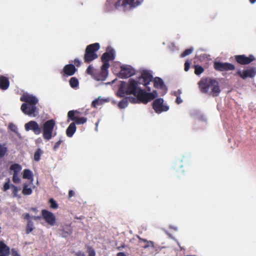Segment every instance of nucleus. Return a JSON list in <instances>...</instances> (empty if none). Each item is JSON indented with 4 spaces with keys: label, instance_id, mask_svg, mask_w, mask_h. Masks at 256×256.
<instances>
[{
    "label": "nucleus",
    "instance_id": "412c9836",
    "mask_svg": "<svg viewBox=\"0 0 256 256\" xmlns=\"http://www.w3.org/2000/svg\"><path fill=\"white\" fill-rule=\"evenodd\" d=\"M144 0H124V3L130 8H136L140 5Z\"/></svg>",
    "mask_w": 256,
    "mask_h": 256
},
{
    "label": "nucleus",
    "instance_id": "4d7b16f0",
    "mask_svg": "<svg viewBox=\"0 0 256 256\" xmlns=\"http://www.w3.org/2000/svg\"><path fill=\"white\" fill-rule=\"evenodd\" d=\"M148 94H152L154 96V98L158 96V93L156 90H154L152 92H148Z\"/></svg>",
    "mask_w": 256,
    "mask_h": 256
},
{
    "label": "nucleus",
    "instance_id": "c03bdc74",
    "mask_svg": "<svg viewBox=\"0 0 256 256\" xmlns=\"http://www.w3.org/2000/svg\"><path fill=\"white\" fill-rule=\"evenodd\" d=\"M10 183V178H8V181L4 184L3 188H2L4 192H6L8 189H10V186H11Z\"/></svg>",
    "mask_w": 256,
    "mask_h": 256
},
{
    "label": "nucleus",
    "instance_id": "603ef678",
    "mask_svg": "<svg viewBox=\"0 0 256 256\" xmlns=\"http://www.w3.org/2000/svg\"><path fill=\"white\" fill-rule=\"evenodd\" d=\"M88 254L89 256H95V252L93 249L90 248L88 249Z\"/></svg>",
    "mask_w": 256,
    "mask_h": 256
},
{
    "label": "nucleus",
    "instance_id": "6e6d98bb",
    "mask_svg": "<svg viewBox=\"0 0 256 256\" xmlns=\"http://www.w3.org/2000/svg\"><path fill=\"white\" fill-rule=\"evenodd\" d=\"M76 255V256H85L84 252L80 251L78 252Z\"/></svg>",
    "mask_w": 256,
    "mask_h": 256
},
{
    "label": "nucleus",
    "instance_id": "a211bd4d",
    "mask_svg": "<svg viewBox=\"0 0 256 256\" xmlns=\"http://www.w3.org/2000/svg\"><path fill=\"white\" fill-rule=\"evenodd\" d=\"M140 78L143 80L144 85L146 86L148 91H150V89L148 87V85L152 80V74L148 70H144L142 72Z\"/></svg>",
    "mask_w": 256,
    "mask_h": 256
},
{
    "label": "nucleus",
    "instance_id": "ddd939ff",
    "mask_svg": "<svg viewBox=\"0 0 256 256\" xmlns=\"http://www.w3.org/2000/svg\"><path fill=\"white\" fill-rule=\"evenodd\" d=\"M42 216L46 222L50 226H54L56 224V216L52 212L46 210H42Z\"/></svg>",
    "mask_w": 256,
    "mask_h": 256
},
{
    "label": "nucleus",
    "instance_id": "b1692460",
    "mask_svg": "<svg viewBox=\"0 0 256 256\" xmlns=\"http://www.w3.org/2000/svg\"><path fill=\"white\" fill-rule=\"evenodd\" d=\"M22 178L25 179L32 180L33 174L32 172L28 169H25L23 172Z\"/></svg>",
    "mask_w": 256,
    "mask_h": 256
},
{
    "label": "nucleus",
    "instance_id": "7c9ffc66",
    "mask_svg": "<svg viewBox=\"0 0 256 256\" xmlns=\"http://www.w3.org/2000/svg\"><path fill=\"white\" fill-rule=\"evenodd\" d=\"M79 82L77 78L72 77L70 80V84L72 88H76L78 86Z\"/></svg>",
    "mask_w": 256,
    "mask_h": 256
},
{
    "label": "nucleus",
    "instance_id": "f03ea898",
    "mask_svg": "<svg viewBox=\"0 0 256 256\" xmlns=\"http://www.w3.org/2000/svg\"><path fill=\"white\" fill-rule=\"evenodd\" d=\"M100 46L98 43H94L88 45L85 50L84 56V62L90 64L94 60L98 58L96 52L100 49Z\"/></svg>",
    "mask_w": 256,
    "mask_h": 256
},
{
    "label": "nucleus",
    "instance_id": "a19ab883",
    "mask_svg": "<svg viewBox=\"0 0 256 256\" xmlns=\"http://www.w3.org/2000/svg\"><path fill=\"white\" fill-rule=\"evenodd\" d=\"M139 243L140 246L144 248H146L149 246V242L146 240L140 238Z\"/></svg>",
    "mask_w": 256,
    "mask_h": 256
},
{
    "label": "nucleus",
    "instance_id": "e433bc0d",
    "mask_svg": "<svg viewBox=\"0 0 256 256\" xmlns=\"http://www.w3.org/2000/svg\"><path fill=\"white\" fill-rule=\"evenodd\" d=\"M96 70H95L94 67L92 66V65H89L86 68V72L89 75H90L92 78H93V76L95 74Z\"/></svg>",
    "mask_w": 256,
    "mask_h": 256
},
{
    "label": "nucleus",
    "instance_id": "0eeeda50",
    "mask_svg": "<svg viewBox=\"0 0 256 256\" xmlns=\"http://www.w3.org/2000/svg\"><path fill=\"white\" fill-rule=\"evenodd\" d=\"M115 58L114 52L113 49H110V50L108 49L106 52L103 54L101 57V60L102 62L103 67L106 68H109L110 64L109 61L114 60Z\"/></svg>",
    "mask_w": 256,
    "mask_h": 256
},
{
    "label": "nucleus",
    "instance_id": "c756f323",
    "mask_svg": "<svg viewBox=\"0 0 256 256\" xmlns=\"http://www.w3.org/2000/svg\"><path fill=\"white\" fill-rule=\"evenodd\" d=\"M8 249V252H10L9 247L8 246L3 242H0V253L2 254L3 252H7Z\"/></svg>",
    "mask_w": 256,
    "mask_h": 256
},
{
    "label": "nucleus",
    "instance_id": "79ce46f5",
    "mask_svg": "<svg viewBox=\"0 0 256 256\" xmlns=\"http://www.w3.org/2000/svg\"><path fill=\"white\" fill-rule=\"evenodd\" d=\"M21 180L18 176V174H13L12 182L15 184H19Z\"/></svg>",
    "mask_w": 256,
    "mask_h": 256
},
{
    "label": "nucleus",
    "instance_id": "7ed1b4c3",
    "mask_svg": "<svg viewBox=\"0 0 256 256\" xmlns=\"http://www.w3.org/2000/svg\"><path fill=\"white\" fill-rule=\"evenodd\" d=\"M55 126L56 122L53 119L49 120L44 123L42 130V137L44 140H49L56 135V134L53 135V131Z\"/></svg>",
    "mask_w": 256,
    "mask_h": 256
},
{
    "label": "nucleus",
    "instance_id": "dca6fc26",
    "mask_svg": "<svg viewBox=\"0 0 256 256\" xmlns=\"http://www.w3.org/2000/svg\"><path fill=\"white\" fill-rule=\"evenodd\" d=\"M235 60L238 64L242 65H246L254 61L255 58L252 54H250L248 56H246L245 55L242 54L236 56Z\"/></svg>",
    "mask_w": 256,
    "mask_h": 256
},
{
    "label": "nucleus",
    "instance_id": "09e8293b",
    "mask_svg": "<svg viewBox=\"0 0 256 256\" xmlns=\"http://www.w3.org/2000/svg\"><path fill=\"white\" fill-rule=\"evenodd\" d=\"M126 98H128V102H130L132 103H136V99L135 98H134L132 96H128L126 97Z\"/></svg>",
    "mask_w": 256,
    "mask_h": 256
},
{
    "label": "nucleus",
    "instance_id": "ea45409f",
    "mask_svg": "<svg viewBox=\"0 0 256 256\" xmlns=\"http://www.w3.org/2000/svg\"><path fill=\"white\" fill-rule=\"evenodd\" d=\"M193 50H194V49L192 48H190L186 49L182 54H181L180 57L184 58V57L192 53V52H193Z\"/></svg>",
    "mask_w": 256,
    "mask_h": 256
},
{
    "label": "nucleus",
    "instance_id": "393cba45",
    "mask_svg": "<svg viewBox=\"0 0 256 256\" xmlns=\"http://www.w3.org/2000/svg\"><path fill=\"white\" fill-rule=\"evenodd\" d=\"M8 152L6 144H0V158H2Z\"/></svg>",
    "mask_w": 256,
    "mask_h": 256
},
{
    "label": "nucleus",
    "instance_id": "f8f14e48",
    "mask_svg": "<svg viewBox=\"0 0 256 256\" xmlns=\"http://www.w3.org/2000/svg\"><path fill=\"white\" fill-rule=\"evenodd\" d=\"M236 75L240 76L244 80L248 78H253L256 75V68L254 67L244 70L243 71L238 70Z\"/></svg>",
    "mask_w": 256,
    "mask_h": 256
},
{
    "label": "nucleus",
    "instance_id": "bb28decb",
    "mask_svg": "<svg viewBox=\"0 0 256 256\" xmlns=\"http://www.w3.org/2000/svg\"><path fill=\"white\" fill-rule=\"evenodd\" d=\"M44 153V152L40 148H38L35 152L34 156V159L36 162L40 161V156Z\"/></svg>",
    "mask_w": 256,
    "mask_h": 256
},
{
    "label": "nucleus",
    "instance_id": "a18cd8bd",
    "mask_svg": "<svg viewBox=\"0 0 256 256\" xmlns=\"http://www.w3.org/2000/svg\"><path fill=\"white\" fill-rule=\"evenodd\" d=\"M180 94V90H178V92H174V96H176V102L178 104H180L182 103V98H180V96H178V95Z\"/></svg>",
    "mask_w": 256,
    "mask_h": 256
},
{
    "label": "nucleus",
    "instance_id": "9d476101",
    "mask_svg": "<svg viewBox=\"0 0 256 256\" xmlns=\"http://www.w3.org/2000/svg\"><path fill=\"white\" fill-rule=\"evenodd\" d=\"M118 76L122 78H126L135 74V70L130 66L123 65L120 67Z\"/></svg>",
    "mask_w": 256,
    "mask_h": 256
},
{
    "label": "nucleus",
    "instance_id": "20e7f679",
    "mask_svg": "<svg viewBox=\"0 0 256 256\" xmlns=\"http://www.w3.org/2000/svg\"><path fill=\"white\" fill-rule=\"evenodd\" d=\"M134 96L136 97L140 102L144 104H147L154 98V96L152 94H148L145 90L140 88L138 89V91H137Z\"/></svg>",
    "mask_w": 256,
    "mask_h": 256
},
{
    "label": "nucleus",
    "instance_id": "6e6552de",
    "mask_svg": "<svg viewBox=\"0 0 256 256\" xmlns=\"http://www.w3.org/2000/svg\"><path fill=\"white\" fill-rule=\"evenodd\" d=\"M138 82L132 78H130L128 82L124 86L125 89L126 90V94H133L136 95L138 89Z\"/></svg>",
    "mask_w": 256,
    "mask_h": 256
},
{
    "label": "nucleus",
    "instance_id": "c85d7f7f",
    "mask_svg": "<svg viewBox=\"0 0 256 256\" xmlns=\"http://www.w3.org/2000/svg\"><path fill=\"white\" fill-rule=\"evenodd\" d=\"M32 190L31 188L28 187L27 184H24L22 192L24 195H30L32 194Z\"/></svg>",
    "mask_w": 256,
    "mask_h": 256
},
{
    "label": "nucleus",
    "instance_id": "f3484780",
    "mask_svg": "<svg viewBox=\"0 0 256 256\" xmlns=\"http://www.w3.org/2000/svg\"><path fill=\"white\" fill-rule=\"evenodd\" d=\"M76 68L75 66L72 64H66L60 72L62 76H73L76 71Z\"/></svg>",
    "mask_w": 256,
    "mask_h": 256
},
{
    "label": "nucleus",
    "instance_id": "4468645a",
    "mask_svg": "<svg viewBox=\"0 0 256 256\" xmlns=\"http://www.w3.org/2000/svg\"><path fill=\"white\" fill-rule=\"evenodd\" d=\"M26 131L32 130L35 134L38 135L42 132V129L38 122L34 120H30L24 125Z\"/></svg>",
    "mask_w": 256,
    "mask_h": 256
},
{
    "label": "nucleus",
    "instance_id": "2eb2a0df",
    "mask_svg": "<svg viewBox=\"0 0 256 256\" xmlns=\"http://www.w3.org/2000/svg\"><path fill=\"white\" fill-rule=\"evenodd\" d=\"M108 68H104L102 65L100 70H96L93 78L97 81H104L108 75Z\"/></svg>",
    "mask_w": 256,
    "mask_h": 256
},
{
    "label": "nucleus",
    "instance_id": "f257e3e1",
    "mask_svg": "<svg viewBox=\"0 0 256 256\" xmlns=\"http://www.w3.org/2000/svg\"><path fill=\"white\" fill-rule=\"evenodd\" d=\"M199 88L203 94H208L215 97L221 92L218 82L215 79L202 78L198 83Z\"/></svg>",
    "mask_w": 256,
    "mask_h": 256
},
{
    "label": "nucleus",
    "instance_id": "680f3d73",
    "mask_svg": "<svg viewBox=\"0 0 256 256\" xmlns=\"http://www.w3.org/2000/svg\"><path fill=\"white\" fill-rule=\"evenodd\" d=\"M40 218V217H38V216L35 217V218H34V219H35V220H36V219L38 218Z\"/></svg>",
    "mask_w": 256,
    "mask_h": 256
},
{
    "label": "nucleus",
    "instance_id": "bf43d9fd",
    "mask_svg": "<svg viewBox=\"0 0 256 256\" xmlns=\"http://www.w3.org/2000/svg\"><path fill=\"white\" fill-rule=\"evenodd\" d=\"M116 256H126V255L125 254L124 252H120L117 254Z\"/></svg>",
    "mask_w": 256,
    "mask_h": 256
},
{
    "label": "nucleus",
    "instance_id": "423d86ee",
    "mask_svg": "<svg viewBox=\"0 0 256 256\" xmlns=\"http://www.w3.org/2000/svg\"><path fill=\"white\" fill-rule=\"evenodd\" d=\"M80 114V112L76 110H70L68 113V121L69 122L70 120L74 121V122L75 123V124H82L86 123L87 121V118H78L76 116Z\"/></svg>",
    "mask_w": 256,
    "mask_h": 256
},
{
    "label": "nucleus",
    "instance_id": "49530a36",
    "mask_svg": "<svg viewBox=\"0 0 256 256\" xmlns=\"http://www.w3.org/2000/svg\"><path fill=\"white\" fill-rule=\"evenodd\" d=\"M190 63L188 60L186 61L184 63V70L186 72H188L190 68Z\"/></svg>",
    "mask_w": 256,
    "mask_h": 256
},
{
    "label": "nucleus",
    "instance_id": "f704fd0d",
    "mask_svg": "<svg viewBox=\"0 0 256 256\" xmlns=\"http://www.w3.org/2000/svg\"><path fill=\"white\" fill-rule=\"evenodd\" d=\"M114 0H106V8L108 11L112 10L114 7Z\"/></svg>",
    "mask_w": 256,
    "mask_h": 256
},
{
    "label": "nucleus",
    "instance_id": "8fccbe9b",
    "mask_svg": "<svg viewBox=\"0 0 256 256\" xmlns=\"http://www.w3.org/2000/svg\"><path fill=\"white\" fill-rule=\"evenodd\" d=\"M61 143H62V140H59L58 142H57L55 144H54V148H53L54 150H56L59 148V146H60V144H61Z\"/></svg>",
    "mask_w": 256,
    "mask_h": 256
},
{
    "label": "nucleus",
    "instance_id": "de8ad7c7",
    "mask_svg": "<svg viewBox=\"0 0 256 256\" xmlns=\"http://www.w3.org/2000/svg\"><path fill=\"white\" fill-rule=\"evenodd\" d=\"M11 254L12 256H20L15 248H12L11 250Z\"/></svg>",
    "mask_w": 256,
    "mask_h": 256
},
{
    "label": "nucleus",
    "instance_id": "13d9d810",
    "mask_svg": "<svg viewBox=\"0 0 256 256\" xmlns=\"http://www.w3.org/2000/svg\"><path fill=\"white\" fill-rule=\"evenodd\" d=\"M9 254H10V252H8V250L7 252H3V254H0V256H8Z\"/></svg>",
    "mask_w": 256,
    "mask_h": 256
},
{
    "label": "nucleus",
    "instance_id": "2f4dec72",
    "mask_svg": "<svg viewBox=\"0 0 256 256\" xmlns=\"http://www.w3.org/2000/svg\"><path fill=\"white\" fill-rule=\"evenodd\" d=\"M194 74L196 75H200L204 72V68L200 65H194Z\"/></svg>",
    "mask_w": 256,
    "mask_h": 256
},
{
    "label": "nucleus",
    "instance_id": "aec40b11",
    "mask_svg": "<svg viewBox=\"0 0 256 256\" xmlns=\"http://www.w3.org/2000/svg\"><path fill=\"white\" fill-rule=\"evenodd\" d=\"M10 86V82L8 78L4 76H0V88L2 90H6Z\"/></svg>",
    "mask_w": 256,
    "mask_h": 256
},
{
    "label": "nucleus",
    "instance_id": "5fc2aeb1",
    "mask_svg": "<svg viewBox=\"0 0 256 256\" xmlns=\"http://www.w3.org/2000/svg\"><path fill=\"white\" fill-rule=\"evenodd\" d=\"M74 192L72 190H70L68 192V198H70L74 196Z\"/></svg>",
    "mask_w": 256,
    "mask_h": 256
},
{
    "label": "nucleus",
    "instance_id": "1a4fd4ad",
    "mask_svg": "<svg viewBox=\"0 0 256 256\" xmlns=\"http://www.w3.org/2000/svg\"><path fill=\"white\" fill-rule=\"evenodd\" d=\"M152 108L158 114H160L162 112H166L169 109V107L168 106L164 104V100L162 98H158L154 100L152 102Z\"/></svg>",
    "mask_w": 256,
    "mask_h": 256
},
{
    "label": "nucleus",
    "instance_id": "c9c22d12",
    "mask_svg": "<svg viewBox=\"0 0 256 256\" xmlns=\"http://www.w3.org/2000/svg\"><path fill=\"white\" fill-rule=\"evenodd\" d=\"M104 100L102 99H100L98 98L92 101V106L94 108H96L98 106H100L103 104Z\"/></svg>",
    "mask_w": 256,
    "mask_h": 256
},
{
    "label": "nucleus",
    "instance_id": "39448f33",
    "mask_svg": "<svg viewBox=\"0 0 256 256\" xmlns=\"http://www.w3.org/2000/svg\"><path fill=\"white\" fill-rule=\"evenodd\" d=\"M20 110L24 114L30 116H36L38 113L36 104H22Z\"/></svg>",
    "mask_w": 256,
    "mask_h": 256
},
{
    "label": "nucleus",
    "instance_id": "3c124183",
    "mask_svg": "<svg viewBox=\"0 0 256 256\" xmlns=\"http://www.w3.org/2000/svg\"><path fill=\"white\" fill-rule=\"evenodd\" d=\"M74 64L76 66L79 67L81 64V62L78 58H75L74 60Z\"/></svg>",
    "mask_w": 256,
    "mask_h": 256
},
{
    "label": "nucleus",
    "instance_id": "58836bf2",
    "mask_svg": "<svg viewBox=\"0 0 256 256\" xmlns=\"http://www.w3.org/2000/svg\"><path fill=\"white\" fill-rule=\"evenodd\" d=\"M11 187L12 188V194L13 196L20 198V196L18 194V192L20 190V189L14 184H12Z\"/></svg>",
    "mask_w": 256,
    "mask_h": 256
},
{
    "label": "nucleus",
    "instance_id": "5701e85b",
    "mask_svg": "<svg viewBox=\"0 0 256 256\" xmlns=\"http://www.w3.org/2000/svg\"><path fill=\"white\" fill-rule=\"evenodd\" d=\"M164 86V82L162 78H156L154 80V86L158 88H162Z\"/></svg>",
    "mask_w": 256,
    "mask_h": 256
},
{
    "label": "nucleus",
    "instance_id": "cd10ccee",
    "mask_svg": "<svg viewBox=\"0 0 256 256\" xmlns=\"http://www.w3.org/2000/svg\"><path fill=\"white\" fill-rule=\"evenodd\" d=\"M34 229V223L31 220H29L28 222V224L26 226V232L27 234L31 232Z\"/></svg>",
    "mask_w": 256,
    "mask_h": 256
},
{
    "label": "nucleus",
    "instance_id": "052dcab7",
    "mask_svg": "<svg viewBox=\"0 0 256 256\" xmlns=\"http://www.w3.org/2000/svg\"><path fill=\"white\" fill-rule=\"evenodd\" d=\"M250 0V2L252 4H254V3H255L256 2V0Z\"/></svg>",
    "mask_w": 256,
    "mask_h": 256
},
{
    "label": "nucleus",
    "instance_id": "473e14b6",
    "mask_svg": "<svg viewBox=\"0 0 256 256\" xmlns=\"http://www.w3.org/2000/svg\"><path fill=\"white\" fill-rule=\"evenodd\" d=\"M128 98H125L118 102V106L120 108H124L128 106Z\"/></svg>",
    "mask_w": 256,
    "mask_h": 256
},
{
    "label": "nucleus",
    "instance_id": "9b49d317",
    "mask_svg": "<svg viewBox=\"0 0 256 256\" xmlns=\"http://www.w3.org/2000/svg\"><path fill=\"white\" fill-rule=\"evenodd\" d=\"M214 67L216 70L220 72L233 70L235 69V66L230 63L220 62H215Z\"/></svg>",
    "mask_w": 256,
    "mask_h": 256
},
{
    "label": "nucleus",
    "instance_id": "864d4df0",
    "mask_svg": "<svg viewBox=\"0 0 256 256\" xmlns=\"http://www.w3.org/2000/svg\"><path fill=\"white\" fill-rule=\"evenodd\" d=\"M22 217L24 219L27 220L28 222L30 220V215L28 213L24 214H22Z\"/></svg>",
    "mask_w": 256,
    "mask_h": 256
},
{
    "label": "nucleus",
    "instance_id": "6ab92c4d",
    "mask_svg": "<svg viewBox=\"0 0 256 256\" xmlns=\"http://www.w3.org/2000/svg\"><path fill=\"white\" fill-rule=\"evenodd\" d=\"M22 102H24L26 104H36L38 102V98L32 95L29 94H24L20 98Z\"/></svg>",
    "mask_w": 256,
    "mask_h": 256
},
{
    "label": "nucleus",
    "instance_id": "4be33fe9",
    "mask_svg": "<svg viewBox=\"0 0 256 256\" xmlns=\"http://www.w3.org/2000/svg\"><path fill=\"white\" fill-rule=\"evenodd\" d=\"M76 126L74 122H72L66 130V134L68 137H72L76 131Z\"/></svg>",
    "mask_w": 256,
    "mask_h": 256
},
{
    "label": "nucleus",
    "instance_id": "72a5a7b5",
    "mask_svg": "<svg viewBox=\"0 0 256 256\" xmlns=\"http://www.w3.org/2000/svg\"><path fill=\"white\" fill-rule=\"evenodd\" d=\"M126 94V90L123 84H122L120 86L118 90V96L120 98L124 97L125 94Z\"/></svg>",
    "mask_w": 256,
    "mask_h": 256
},
{
    "label": "nucleus",
    "instance_id": "4c0bfd02",
    "mask_svg": "<svg viewBox=\"0 0 256 256\" xmlns=\"http://www.w3.org/2000/svg\"><path fill=\"white\" fill-rule=\"evenodd\" d=\"M126 4L124 3V0H118L114 4V7L116 8H118L120 6L126 7Z\"/></svg>",
    "mask_w": 256,
    "mask_h": 256
},
{
    "label": "nucleus",
    "instance_id": "37998d69",
    "mask_svg": "<svg viewBox=\"0 0 256 256\" xmlns=\"http://www.w3.org/2000/svg\"><path fill=\"white\" fill-rule=\"evenodd\" d=\"M50 204V206L52 208L56 209L58 208V204L53 199L50 198L49 200Z\"/></svg>",
    "mask_w": 256,
    "mask_h": 256
},
{
    "label": "nucleus",
    "instance_id": "a878e982",
    "mask_svg": "<svg viewBox=\"0 0 256 256\" xmlns=\"http://www.w3.org/2000/svg\"><path fill=\"white\" fill-rule=\"evenodd\" d=\"M22 170V166L20 164H14L10 166V170L14 171V174H18Z\"/></svg>",
    "mask_w": 256,
    "mask_h": 256
}]
</instances>
